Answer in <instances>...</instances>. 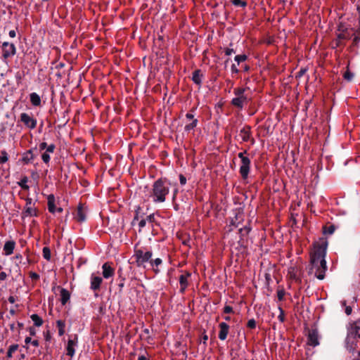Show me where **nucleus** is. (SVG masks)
Returning a JSON list of instances; mask_svg holds the SVG:
<instances>
[{"label": "nucleus", "instance_id": "2eb2a0df", "mask_svg": "<svg viewBox=\"0 0 360 360\" xmlns=\"http://www.w3.org/2000/svg\"><path fill=\"white\" fill-rule=\"evenodd\" d=\"M219 338L221 340H225L226 339L228 333H229V326L225 322H221L219 323Z\"/></svg>", "mask_w": 360, "mask_h": 360}, {"label": "nucleus", "instance_id": "603ef678", "mask_svg": "<svg viewBox=\"0 0 360 360\" xmlns=\"http://www.w3.org/2000/svg\"><path fill=\"white\" fill-rule=\"evenodd\" d=\"M47 143L46 142H42L39 144V150H44L45 149H46L47 148Z\"/></svg>", "mask_w": 360, "mask_h": 360}, {"label": "nucleus", "instance_id": "4d7b16f0", "mask_svg": "<svg viewBox=\"0 0 360 360\" xmlns=\"http://www.w3.org/2000/svg\"><path fill=\"white\" fill-rule=\"evenodd\" d=\"M352 311V309L351 307H349V306L346 307L345 313L347 314V315L351 314Z\"/></svg>", "mask_w": 360, "mask_h": 360}, {"label": "nucleus", "instance_id": "9d476101", "mask_svg": "<svg viewBox=\"0 0 360 360\" xmlns=\"http://www.w3.org/2000/svg\"><path fill=\"white\" fill-rule=\"evenodd\" d=\"M319 336L318 330L316 328L309 330L307 335V344L312 347H316L319 345Z\"/></svg>", "mask_w": 360, "mask_h": 360}, {"label": "nucleus", "instance_id": "1a4fd4ad", "mask_svg": "<svg viewBox=\"0 0 360 360\" xmlns=\"http://www.w3.org/2000/svg\"><path fill=\"white\" fill-rule=\"evenodd\" d=\"M20 118V121L30 129H33L37 127V120L29 115L27 113H21Z\"/></svg>", "mask_w": 360, "mask_h": 360}, {"label": "nucleus", "instance_id": "f03ea898", "mask_svg": "<svg viewBox=\"0 0 360 360\" xmlns=\"http://www.w3.org/2000/svg\"><path fill=\"white\" fill-rule=\"evenodd\" d=\"M171 182L166 178L155 181L148 194V199L155 204L163 203L169 194Z\"/></svg>", "mask_w": 360, "mask_h": 360}, {"label": "nucleus", "instance_id": "0eeeda50", "mask_svg": "<svg viewBox=\"0 0 360 360\" xmlns=\"http://www.w3.org/2000/svg\"><path fill=\"white\" fill-rule=\"evenodd\" d=\"M26 204L24 208V211L22 212V217H37L38 210L37 207L32 205V199L30 198H27L25 200Z\"/></svg>", "mask_w": 360, "mask_h": 360}, {"label": "nucleus", "instance_id": "8fccbe9b", "mask_svg": "<svg viewBox=\"0 0 360 360\" xmlns=\"http://www.w3.org/2000/svg\"><path fill=\"white\" fill-rule=\"evenodd\" d=\"M224 53L226 56H231L232 53H235V51L233 49L226 48L224 50Z\"/></svg>", "mask_w": 360, "mask_h": 360}, {"label": "nucleus", "instance_id": "f8f14e48", "mask_svg": "<svg viewBox=\"0 0 360 360\" xmlns=\"http://www.w3.org/2000/svg\"><path fill=\"white\" fill-rule=\"evenodd\" d=\"M91 285L90 288L94 291H98L100 290L101 285L103 281V278L98 276H96L94 274L91 275Z\"/></svg>", "mask_w": 360, "mask_h": 360}, {"label": "nucleus", "instance_id": "338daca9", "mask_svg": "<svg viewBox=\"0 0 360 360\" xmlns=\"http://www.w3.org/2000/svg\"><path fill=\"white\" fill-rule=\"evenodd\" d=\"M138 360H147V358L145 356L141 355L139 356Z\"/></svg>", "mask_w": 360, "mask_h": 360}, {"label": "nucleus", "instance_id": "6e6552de", "mask_svg": "<svg viewBox=\"0 0 360 360\" xmlns=\"http://www.w3.org/2000/svg\"><path fill=\"white\" fill-rule=\"evenodd\" d=\"M3 49V57L4 58H8L16 53V48L15 45L12 43L4 42L2 44Z\"/></svg>", "mask_w": 360, "mask_h": 360}, {"label": "nucleus", "instance_id": "4468645a", "mask_svg": "<svg viewBox=\"0 0 360 360\" xmlns=\"http://www.w3.org/2000/svg\"><path fill=\"white\" fill-rule=\"evenodd\" d=\"M191 274L188 271H186L185 274H181L179 276V283H180V292L181 293H184L186 288L188 285V279L191 277Z\"/></svg>", "mask_w": 360, "mask_h": 360}, {"label": "nucleus", "instance_id": "680f3d73", "mask_svg": "<svg viewBox=\"0 0 360 360\" xmlns=\"http://www.w3.org/2000/svg\"><path fill=\"white\" fill-rule=\"evenodd\" d=\"M31 344H32L34 347H37L39 346V341H38L37 340H32V341L31 342Z\"/></svg>", "mask_w": 360, "mask_h": 360}, {"label": "nucleus", "instance_id": "6ab92c4d", "mask_svg": "<svg viewBox=\"0 0 360 360\" xmlns=\"http://www.w3.org/2000/svg\"><path fill=\"white\" fill-rule=\"evenodd\" d=\"M34 159V155L33 154V150L30 149L22 154L21 160L24 164L27 165V164L31 163Z\"/></svg>", "mask_w": 360, "mask_h": 360}, {"label": "nucleus", "instance_id": "a878e982", "mask_svg": "<svg viewBox=\"0 0 360 360\" xmlns=\"http://www.w3.org/2000/svg\"><path fill=\"white\" fill-rule=\"evenodd\" d=\"M56 326L58 328V335L60 336L63 335L65 333V321H63L62 320H58L56 321Z\"/></svg>", "mask_w": 360, "mask_h": 360}, {"label": "nucleus", "instance_id": "37998d69", "mask_svg": "<svg viewBox=\"0 0 360 360\" xmlns=\"http://www.w3.org/2000/svg\"><path fill=\"white\" fill-rule=\"evenodd\" d=\"M147 222L153 224L155 221V214H151L145 218Z\"/></svg>", "mask_w": 360, "mask_h": 360}, {"label": "nucleus", "instance_id": "5701e85b", "mask_svg": "<svg viewBox=\"0 0 360 360\" xmlns=\"http://www.w3.org/2000/svg\"><path fill=\"white\" fill-rule=\"evenodd\" d=\"M30 99L33 106H39L41 105V98L37 93H31L30 94Z\"/></svg>", "mask_w": 360, "mask_h": 360}, {"label": "nucleus", "instance_id": "79ce46f5", "mask_svg": "<svg viewBox=\"0 0 360 360\" xmlns=\"http://www.w3.org/2000/svg\"><path fill=\"white\" fill-rule=\"evenodd\" d=\"M147 223V221L146 219H141L139 222V231H141V229L146 226Z\"/></svg>", "mask_w": 360, "mask_h": 360}, {"label": "nucleus", "instance_id": "39448f33", "mask_svg": "<svg viewBox=\"0 0 360 360\" xmlns=\"http://www.w3.org/2000/svg\"><path fill=\"white\" fill-rule=\"evenodd\" d=\"M248 153L245 150L243 152L239 153L238 157L240 159V166L239 169L240 174L243 179H247L250 171V159L245 155Z\"/></svg>", "mask_w": 360, "mask_h": 360}, {"label": "nucleus", "instance_id": "5fc2aeb1", "mask_svg": "<svg viewBox=\"0 0 360 360\" xmlns=\"http://www.w3.org/2000/svg\"><path fill=\"white\" fill-rule=\"evenodd\" d=\"M231 72L232 73H236H236H238L239 72L238 69L237 68V67H236V65L235 64H233L231 65Z\"/></svg>", "mask_w": 360, "mask_h": 360}, {"label": "nucleus", "instance_id": "dca6fc26", "mask_svg": "<svg viewBox=\"0 0 360 360\" xmlns=\"http://www.w3.org/2000/svg\"><path fill=\"white\" fill-rule=\"evenodd\" d=\"M75 218L79 222H83L86 219V210L82 204L77 207V212Z\"/></svg>", "mask_w": 360, "mask_h": 360}, {"label": "nucleus", "instance_id": "49530a36", "mask_svg": "<svg viewBox=\"0 0 360 360\" xmlns=\"http://www.w3.org/2000/svg\"><path fill=\"white\" fill-rule=\"evenodd\" d=\"M233 312V307L229 305H226L224 307V313L225 314H230Z\"/></svg>", "mask_w": 360, "mask_h": 360}, {"label": "nucleus", "instance_id": "774afa93", "mask_svg": "<svg viewBox=\"0 0 360 360\" xmlns=\"http://www.w3.org/2000/svg\"><path fill=\"white\" fill-rule=\"evenodd\" d=\"M357 11H358L359 14V22H360V0H359V4L357 6Z\"/></svg>", "mask_w": 360, "mask_h": 360}, {"label": "nucleus", "instance_id": "a18cd8bd", "mask_svg": "<svg viewBox=\"0 0 360 360\" xmlns=\"http://www.w3.org/2000/svg\"><path fill=\"white\" fill-rule=\"evenodd\" d=\"M295 269L293 268V267H291L290 269H289V274H290V277L295 280H297L298 278H297V276H296V274L295 273Z\"/></svg>", "mask_w": 360, "mask_h": 360}, {"label": "nucleus", "instance_id": "c756f323", "mask_svg": "<svg viewBox=\"0 0 360 360\" xmlns=\"http://www.w3.org/2000/svg\"><path fill=\"white\" fill-rule=\"evenodd\" d=\"M198 122V120H193L191 123L186 124L184 127V130L186 131H190L191 130H193L196 127Z\"/></svg>", "mask_w": 360, "mask_h": 360}, {"label": "nucleus", "instance_id": "6e6d98bb", "mask_svg": "<svg viewBox=\"0 0 360 360\" xmlns=\"http://www.w3.org/2000/svg\"><path fill=\"white\" fill-rule=\"evenodd\" d=\"M139 210H140V207H139V208H138V210H136V214H135V216H134V217L133 222H134V221H136V220H137V221H138V220H139V218H140V217H139Z\"/></svg>", "mask_w": 360, "mask_h": 360}, {"label": "nucleus", "instance_id": "2f4dec72", "mask_svg": "<svg viewBox=\"0 0 360 360\" xmlns=\"http://www.w3.org/2000/svg\"><path fill=\"white\" fill-rule=\"evenodd\" d=\"M8 160V155L5 150L1 151L0 164H4Z\"/></svg>", "mask_w": 360, "mask_h": 360}, {"label": "nucleus", "instance_id": "72a5a7b5", "mask_svg": "<svg viewBox=\"0 0 360 360\" xmlns=\"http://www.w3.org/2000/svg\"><path fill=\"white\" fill-rule=\"evenodd\" d=\"M232 3L236 6L245 7L247 6V3L242 0H232Z\"/></svg>", "mask_w": 360, "mask_h": 360}, {"label": "nucleus", "instance_id": "9b49d317", "mask_svg": "<svg viewBox=\"0 0 360 360\" xmlns=\"http://www.w3.org/2000/svg\"><path fill=\"white\" fill-rule=\"evenodd\" d=\"M359 344V339L356 338H346V348L352 353H354L357 349Z\"/></svg>", "mask_w": 360, "mask_h": 360}, {"label": "nucleus", "instance_id": "f257e3e1", "mask_svg": "<svg viewBox=\"0 0 360 360\" xmlns=\"http://www.w3.org/2000/svg\"><path fill=\"white\" fill-rule=\"evenodd\" d=\"M328 242L324 238H320L313 244V250L310 253V266L309 274H314V276L319 280L325 278L327 270L326 250Z\"/></svg>", "mask_w": 360, "mask_h": 360}, {"label": "nucleus", "instance_id": "c9c22d12", "mask_svg": "<svg viewBox=\"0 0 360 360\" xmlns=\"http://www.w3.org/2000/svg\"><path fill=\"white\" fill-rule=\"evenodd\" d=\"M18 349L17 345H13L10 346L8 352H7V356L8 358H11L12 356V353L14 352Z\"/></svg>", "mask_w": 360, "mask_h": 360}, {"label": "nucleus", "instance_id": "052dcab7", "mask_svg": "<svg viewBox=\"0 0 360 360\" xmlns=\"http://www.w3.org/2000/svg\"><path fill=\"white\" fill-rule=\"evenodd\" d=\"M8 34L11 37L14 38L16 36V32L14 30H10Z\"/></svg>", "mask_w": 360, "mask_h": 360}, {"label": "nucleus", "instance_id": "13d9d810", "mask_svg": "<svg viewBox=\"0 0 360 360\" xmlns=\"http://www.w3.org/2000/svg\"><path fill=\"white\" fill-rule=\"evenodd\" d=\"M29 332H30V335H34L36 334V330L33 327H30L29 328Z\"/></svg>", "mask_w": 360, "mask_h": 360}, {"label": "nucleus", "instance_id": "0e129e2a", "mask_svg": "<svg viewBox=\"0 0 360 360\" xmlns=\"http://www.w3.org/2000/svg\"><path fill=\"white\" fill-rule=\"evenodd\" d=\"M32 339H31V338H30V337H27V338H25V344L31 343V342H32Z\"/></svg>", "mask_w": 360, "mask_h": 360}, {"label": "nucleus", "instance_id": "f3484780", "mask_svg": "<svg viewBox=\"0 0 360 360\" xmlns=\"http://www.w3.org/2000/svg\"><path fill=\"white\" fill-rule=\"evenodd\" d=\"M239 136L243 141L246 142L249 141L251 136V127L250 126H245L240 130Z\"/></svg>", "mask_w": 360, "mask_h": 360}, {"label": "nucleus", "instance_id": "423d86ee", "mask_svg": "<svg viewBox=\"0 0 360 360\" xmlns=\"http://www.w3.org/2000/svg\"><path fill=\"white\" fill-rule=\"evenodd\" d=\"M78 345V335L77 334L68 335V340L66 345V354L71 358L75 354V348Z\"/></svg>", "mask_w": 360, "mask_h": 360}, {"label": "nucleus", "instance_id": "aec40b11", "mask_svg": "<svg viewBox=\"0 0 360 360\" xmlns=\"http://www.w3.org/2000/svg\"><path fill=\"white\" fill-rule=\"evenodd\" d=\"M360 330V327L354 324L351 326L350 329L348 331L347 338H356L357 339L360 338V334L359 333Z\"/></svg>", "mask_w": 360, "mask_h": 360}, {"label": "nucleus", "instance_id": "3c124183", "mask_svg": "<svg viewBox=\"0 0 360 360\" xmlns=\"http://www.w3.org/2000/svg\"><path fill=\"white\" fill-rule=\"evenodd\" d=\"M179 181L181 185H185L186 183V178L183 174H180Z\"/></svg>", "mask_w": 360, "mask_h": 360}, {"label": "nucleus", "instance_id": "09e8293b", "mask_svg": "<svg viewBox=\"0 0 360 360\" xmlns=\"http://www.w3.org/2000/svg\"><path fill=\"white\" fill-rule=\"evenodd\" d=\"M307 72V69L305 68H301L299 72L297 73L296 77H302Z\"/></svg>", "mask_w": 360, "mask_h": 360}, {"label": "nucleus", "instance_id": "ea45409f", "mask_svg": "<svg viewBox=\"0 0 360 360\" xmlns=\"http://www.w3.org/2000/svg\"><path fill=\"white\" fill-rule=\"evenodd\" d=\"M285 292L283 289L278 290L277 291V297L279 301H282L284 299Z\"/></svg>", "mask_w": 360, "mask_h": 360}, {"label": "nucleus", "instance_id": "e2e57ef3", "mask_svg": "<svg viewBox=\"0 0 360 360\" xmlns=\"http://www.w3.org/2000/svg\"><path fill=\"white\" fill-rule=\"evenodd\" d=\"M8 300V302L12 304H13L15 302V299L13 296H10Z\"/></svg>", "mask_w": 360, "mask_h": 360}, {"label": "nucleus", "instance_id": "bb28decb", "mask_svg": "<svg viewBox=\"0 0 360 360\" xmlns=\"http://www.w3.org/2000/svg\"><path fill=\"white\" fill-rule=\"evenodd\" d=\"M349 38V34L347 32H342L338 34V39L336 46H338L341 44L342 40H345Z\"/></svg>", "mask_w": 360, "mask_h": 360}, {"label": "nucleus", "instance_id": "58836bf2", "mask_svg": "<svg viewBox=\"0 0 360 360\" xmlns=\"http://www.w3.org/2000/svg\"><path fill=\"white\" fill-rule=\"evenodd\" d=\"M335 231V226L330 225L328 227H324V233L333 234Z\"/></svg>", "mask_w": 360, "mask_h": 360}, {"label": "nucleus", "instance_id": "7c9ffc66", "mask_svg": "<svg viewBox=\"0 0 360 360\" xmlns=\"http://www.w3.org/2000/svg\"><path fill=\"white\" fill-rule=\"evenodd\" d=\"M42 253H43L44 258L45 259H46L47 261H50L51 257L50 248L48 247L43 248Z\"/></svg>", "mask_w": 360, "mask_h": 360}, {"label": "nucleus", "instance_id": "69168bd1", "mask_svg": "<svg viewBox=\"0 0 360 360\" xmlns=\"http://www.w3.org/2000/svg\"><path fill=\"white\" fill-rule=\"evenodd\" d=\"M177 192H178V189L177 188H175L173 191V199L174 200L176 198V194H177Z\"/></svg>", "mask_w": 360, "mask_h": 360}, {"label": "nucleus", "instance_id": "c03bdc74", "mask_svg": "<svg viewBox=\"0 0 360 360\" xmlns=\"http://www.w3.org/2000/svg\"><path fill=\"white\" fill-rule=\"evenodd\" d=\"M56 146L54 144H51L47 146L46 151L49 153H53L55 150Z\"/></svg>", "mask_w": 360, "mask_h": 360}, {"label": "nucleus", "instance_id": "de8ad7c7", "mask_svg": "<svg viewBox=\"0 0 360 360\" xmlns=\"http://www.w3.org/2000/svg\"><path fill=\"white\" fill-rule=\"evenodd\" d=\"M30 277L32 279V280H38L39 278V275L35 272H30Z\"/></svg>", "mask_w": 360, "mask_h": 360}, {"label": "nucleus", "instance_id": "cd10ccee", "mask_svg": "<svg viewBox=\"0 0 360 360\" xmlns=\"http://www.w3.org/2000/svg\"><path fill=\"white\" fill-rule=\"evenodd\" d=\"M31 319L34 322L35 326L39 327L43 324L42 319L36 314L31 315Z\"/></svg>", "mask_w": 360, "mask_h": 360}, {"label": "nucleus", "instance_id": "a211bd4d", "mask_svg": "<svg viewBox=\"0 0 360 360\" xmlns=\"http://www.w3.org/2000/svg\"><path fill=\"white\" fill-rule=\"evenodd\" d=\"M15 247V242L13 240L6 241L4 245V255L6 256L11 255L13 254V250Z\"/></svg>", "mask_w": 360, "mask_h": 360}, {"label": "nucleus", "instance_id": "412c9836", "mask_svg": "<svg viewBox=\"0 0 360 360\" xmlns=\"http://www.w3.org/2000/svg\"><path fill=\"white\" fill-rule=\"evenodd\" d=\"M47 200H48L49 211L51 213L54 214L56 212V205H55L56 199H55L54 195H53V194L49 195L48 198H47Z\"/></svg>", "mask_w": 360, "mask_h": 360}, {"label": "nucleus", "instance_id": "4be33fe9", "mask_svg": "<svg viewBox=\"0 0 360 360\" xmlns=\"http://www.w3.org/2000/svg\"><path fill=\"white\" fill-rule=\"evenodd\" d=\"M60 302L63 305H65L70 300V294L69 291L65 288H61L60 292Z\"/></svg>", "mask_w": 360, "mask_h": 360}, {"label": "nucleus", "instance_id": "a19ab883", "mask_svg": "<svg viewBox=\"0 0 360 360\" xmlns=\"http://www.w3.org/2000/svg\"><path fill=\"white\" fill-rule=\"evenodd\" d=\"M247 326L248 328H251V329L255 328V327H256V321H255V319H250L248 321Z\"/></svg>", "mask_w": 360, "mask_h": 360}, {"label": "nucleus", "instance_id": "c85d7f7f", "mask_svg": "<svg viewBox=\"0 0 360 360\" xmlns=\"http://www.w3.org/2000/svg\"><path fill=\"white\" fill-rule=\"evenodd\" d=\"M27 182H28V178H27V176H25L23 178H22L20 181L18 182V184L19 185V186H20V188L22 189L29 190L30 187L27 185Z\"/></svg>", "mask_w": 360, "mask_h": 360}, {"label": "nucleus", "instance_id": "bf43d9fd", "mask_svg": "<svg viewBox=\"0 0 360 360\" xmlns=\"http://www.w3.org/2000/svg\"><path fill=\"white\" fill-rule=\"evenodd\" d=\"M15 79H16L18 83L20 82L21 79H22V76H21L20 73L18 72L15 75Z\"/></svg>", "mask_w": 360, "mask_h": 360}, {"label": "nucleus", "instance_id": "20e7f679", "mask_svg": "<svg viewBox=\"0 0 360 360\" xmlns=\"http://www.w3.org/2000/svg\"><path fill=\"white\" fill-rule=\"evenodd\" d=\"M247 89L243 87L235 88L233 90V94L236 96L231 100V104L239 109H242L245 105L248 104L250 99L245 95V91Z\"/></svg>", "mask_w": 360, "mask_h": 360}, {"label": "nucleus", "instance_id": "864d4df0", "mask_svg": "<svg viewBox=\"0 0 360 360\" xmlns=\"http://www.w3.org/2000/svg\"><path fill=\"white\" fill-rule=\"evenodd\" d=\"M186 119H188V120H192V121H193V120H196L195 118H194V115H193V113H191V112H188V113H186Z\"/></svg>", "mask_w": 360, "mask_h": 360}, {"label": "nucleus", "instance_id": "e433bc0d", "mask_svg": "<svg viewBox=\"0 0 360 360\" xmlns=\"http://www.w3.org/2000/svg\"><path fill=\"white\" fill-rule=\"evenodd\" d=\"M247 59V56L245 54L243 55H237L235 57V60L240 64V63L245 61Z\"/></svg>", "mask_w": 360, "mask_h": 360}, {"label": "nucleus", "instance_id": "473e14b6", "mask_svg": "<svg viewBox=\"0 0 360 360\" xmlns=\"http://www.w3.org/2000/svg\"><path fill=\"white\" fill-rule=\"evenodd\" d=\"M353 77L354 74L351 72L349 69H347L343 75L344 79L347 81H351L353 79Z\"/></svg>", "mask_w": 360, "mask_h": 360}, {"label": "nucleus", "instance_id": "ddd939ff", "mask_svg": "<svg viewBox=\"0 0 360 360\" xmlns=\"http://www.w3.org/2000/svg\"><path fill=\"white\" fill-rule=\"evenodd\" d=\"M103 269V276L104 278H109L114 276L115 269L111 266V264L109 262H105L102 266Z\"/></svg>", "mask_w": 360, "mask_h": 360}, {"label": "nucleus", "instance_id": "b1692460", "mask_svg": "<svg viewBox=\"0 0 360 360\" xmlns=\"http://www.w3.org/2000/svg\"><path fill=\"white\" fill-rule=\"evenodd\" d=\"M202 74L200 70H196L193 72L192 80L196 84L200 85L202 83Z\"/></svg>", "mask_w": 360, "mask_h": 360}, {"label": "nucleus", "instance_id": "4c0bfd02", "mask_svg": "<svg viewBox=\"0 0 360 360\" xmlns=\"http://www.w3.org/2000/svg\"><path fill=\"white\" fill-rule=\"evenodd\" d=\"M278 310L280 311V314L278 316V319L281 322H284L285 321V313H284V311L283 309L279 307H278Z\"/></svg>", "mask_w": 360, "mask_h": 360}, {"label": "nucleus", "instance_id": "393cba45", "mask_svg": "<svg viewBox=\"0 0 360 360\" xmlns=\"http://www.w3.org/2000/svg\"><path fill=\"white\" fill-rule=\"evenodd\" d=\"M162 260L160 258H156L155 259H150V265L152 266L153 269L155 273H158L159 270L155 269V267H158L160 264H162Z\"/></svg>", "mask_w": 360, "mask_h": 360}, {"label": "nucleus", "instance_id": "f704fd0d", "mask_svg": "<svg viewBox=\"0 0 360 360\" xmlns=\"http://www.w3.org/2000/svg\"><path fill=\"white\" fill-rule=\"evenodd\" d=\"M41 159L43 160V162L46 164H48L49 162H50V160H51V158H50V155L49 153H47L46 151H45L42 155H41Z\"/></svg>", "mask_w": 360, "mask_h": 360}, {"label": "nucleus", "instance_id": "7ed1b4c3", "mask_svg": "<svg viewBox=\"0 0 360 360\" xmlns=\"http://www.w3.org/2000/svg\"><path fill=\"white\" fill-rule=\"evenodd\" d=\"M153 257V252L146 248L134 249L133 258L135 259L136 265L138 267H146V263L150 262Z\"/></svg>", "mask_w": 360, "mask_h": 360}]
</instances>
